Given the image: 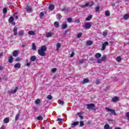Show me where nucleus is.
<instances>
[{"label":"nucleus","instance_id":"obj_23","mask_svg":"<svg viewBox=\"0 0 129 129\" xmlns=\"http://www.w3.org/2000/svg\"><path fill=\"white\" fill-rule=\"evenodd\" d=\"M54 26L55 27V28H59V22L58 21H56L54 23Z\"/></svg>","mask_w":129,"mask_h":129},{"label":"nucleus","instance_id":"obj_2","mask_svg":"<svg viewBox=\"0 0 129 129\" xmlns=\"http://www.w3.org/2000/svg\"><path fill=\"white\" fill-rule=\"evenodd\" d=\"M106 110L108 111V112H110V114H112L113 115H116V112H115V110L112 109H110L108 107H105Z\"/></svg>","mask_w":129,"mask_h":129},{"label":"nucleus","instance_id":"obj_31","mask_svg":"<svg viewBox=\"0 0 129 129\" xmlns=\"http://www.w3.org/2000/svg\"><path fill=\"white\" fill-rule=\"evenodd\" d=\"M123 18H124V20H127V19H128V18H129L128 14H125L123 16Z\"/></svg>","mask_w":129,"mask_h":129},{"label":"nucleus","instance_id":"obj_57","mask_svg":"<svg viewBox=\"0 0 129 129\" xmlns=\"http://www.w3.org/2000/svg\"><path fill=\"white\" fill-rule=\"evenodd\" d=\"M4 56V53L3 52H0V58H2Z\"/></svg>","mask_w":129,"mask_h":129},{"label":"nucleus","instance_id":"obj_59","mask_svg":"<svg viewBox=\"0 0 129 129\" xmlns=\"http://www.w3.org/2000/svg\"><path fill=\"white\" fill-rule=\"evenodd\" d=\"M90 61H94V57H91L90 58Z\"/></svg>","mask_w":129,"mask_h":129},{"label":"nucleus","instance_id":"obj_15","mask_svg":"<svg viewBox=\"0 0 129 129\" xmlns=\"http://www.w3.org/2000/svg\"><path fill=\"white\" fill-rule=\"evenodd\" d=\"M48 9L49 11H53L54 9H55V6L53 5H49Z\"/></svg>","mask_w":129,"mask_h":129},{"label":"nucleus","instance_id":"obj_16","mask_svg":"<svg viewBox=\"0 0 129 129\" xmlns=\"http://www.w3.org/2000/svg\"><path fill=\"white\" fill-rule=\"evenodd\" d=\"M61 11V12H70V10L68 8H63Z\"/></svg>","mask_w":129,"mask_h":129},{"label":"nucleus","instance_id":"obj_62","mask_svg":"<svg viewBox=\"0 0 129 129\" xmlns=\"http://www.w3.org/2000/svg\"><path fill=\"white\" fill-rule=\"evenodd\" d=\"M3 69H4V68L2 66H0V70L2 71Z\"/></svg>","mask_w":129,"mask_h":129},{"label":"nucleus","instance_id":"obj_48","mask_svg":"<svg viewBox=\"0 0 129 129\" xmlns=\"http://www.w3.org/2000/svg\"><path fill=\"white\" fill-rule=\"evenodd\" d=\"M68 23H71L72 22V18H68Z\"/></svg>","mask_w":129,"mask_h":129},{"label":"nucleus","instance_id":"obj_60","mask_svg":"<svg viewBox=\"0 0 129 129\" xmlns=\"http://www.w3.org/2000/svg\"><path fill=\"white\" fill-rule=\"evenodd\" d=\"M11 23H12V25H13V26H15V25H16V22H15L14 21Z\"/></svg>","mask_w":129,"mask_h":129},{"label":"nucleus","instance_id":"obj_24","mask_svg":"<svg viewBox=\"0 0 129 129\" xmlns=\"http://www.w3.org/2000/svg\"><path fill=\"white\" fill-rule=\"evenodd\" d=\"M9 63H13L14 62V58L13 57V56H11L9 59Z\"/></svg>","mask_w":129,"mask_h":129},{"label":"nucleus","instance_id":"obj_63","mask_svg":"<svg viewBox=\"0 0 129 129\" xmlns=\"http://www.w3.org/2000/svg\"><path fill=\"white\" fill-rule=\"evenodd\" d=\"M16 61H20V57H17V58H16Z\"/></svg>","mask_w":129,"mask_h":129},{"label":"nucleus","instance_id":"obj_19","mask_svg":"<svg viewBox=\"0 0 129 129\" xmlns=\"http://www.w3.org/2000/svg\"><path fill=\"white\" fill-rule=\"evenodd\" d=\"M14 68H18L19 69H20V68H21V64L19 63H16L14 65Z\"/></svg>","mask_w":129,"mask_h":129},{"label":"nucleus","instance_id":"obj_17","mask_svg":"<svg viewBox=\"0 0 129 129\" xmlns=\"http://www.w3.org/2000/svg\"><path fill=\"white\" fill-rule=\"evenodd\" d=\"M89 82V80L88 79H85L83 80L82 84H85V83H88Z\"/></svg>","mask_w":129,"mask_h":129},{"label":"nucleus","instance_id":"obj_28","mask_svg":"<svg viewBox=\"0 0 129 129\" xmlns=\"http://www.w3.org/2000/svg\"><path fill=\"white\" fill-rule=\"evenodd\" d=\"M14 19H15L14 18V17H10L9 19V22L10 23H13V22H14Z\"/></svg>","mask_w":129,"mask_h":129},{"label":"nucleus","instance_id":"obj_9","mask_svg":"<svg viewBox=\"0 0 129 129\" xmlns=\"http://www.w3.org/2000/svg\"><path fill=\"white\" fill-rule=\"evenodd\" d=\"M30 60L32 62H35L37 60V57L35 55H32L30 57Z\"/></svg>","mask_w":129,"mask_h":129},{"label":"nucleus","instance_id":"obj_12","mask_svg":"<svg viewBox=\"0 0 129 129\" xmlns=\"http://www.w3.org/2000/svg\"><path fill=\"white\" fill-rule=\"evenodd\" d=\"M85 28L86 29H90V28H91V23H86Z\"/></svg>","mask_w":129,"mask_h":129},{"label":"nucleus","instance_id":"obj_30","mask_svg":"<svg viewBox=\"0 0 129 129\" xmlns=\"http://www.w3.org/2000/svg\"><path fill=\"white\" fill-rule=\"evenodd\" d=\"M91 19H92V15H90L86 18V21H90Z\"/></svg>","mask_w":129,"mask_h":129},{"label":"nucleus","instance_id":"obj_7","mask_svg":"<svg viewBox=\"0 0 129 129\" xmlns=\"http://www.w3.org/2000/svg\"><path fill=\"white\" fill-rule=\"evenodd\" d=\"M94 3L93 2L92 3L91 5H89V3H87L85 5L82 6V8H86V7H92L94 6Z\"/></svg>","mask_w":129,"mask_h":129},{"label":"nucleus","instance_id":"obj_10","mask_svg":"<svg viewBox=\"0 0 129 129\" xmlns=\"http://www.w3.org/2000/svg\"><path fill=\"white\" fill-rule=\"evenodd\" d=\"M108 45V42L107 41H105L104 43L102 44V49H105L106 48V46Z\"/></svg>","mask_w":129,"mask_h":129},{"label":"nucleus","instance_id":"obj_26","mask_svg":"<svg viewBox=\"0 0 129 129\" xmlns=\"http://www.w3.org/2000/svg\"><path fill=\"white\" fill-rule=\"evenodd\" d=\"M28 34H29V35H30L31 36H34V35H35V32H34L33 31H28Z\"/></svg>","mask_w":129,"mask_h":129},{"label":"nucleus","instance_id":"obj_47","mask_svg":"<svg viewBox=\"0 0 129 129\" xmlns=\"http://www.w3.org/2000/svg\"><path fill=\"white\" fill-rule=\"evenodd\" d=\"M103 36L104 37H106V36H107V32H106V31H104L103 32Z\"/></svg>","mask_w":129,"mask_h":129},{"label":"nucleus","instance_id":"obj_35","mask_svg":"<svg viewBox=\"0 0 129 129\" xmlns=\"http://www.w3.org/2000/svg\"><path fill=\"white\" fill-rule=\"evenodd\" d=\"M68 27V25L66 23H64L62 24V29H66Z\"/></svg>","mask_w":129,"mask_h":129},{"label":"nucleus","instance_id":"obj_64","mask_svg":"<svg viewBox=\"0 0 129 129\" xmlns=\"http://www.w3.org/2000/svg\"><path fill=\"white\" fill-rule=\"evenodd\" d=\"M114 129H121V128H120V127H115Z\"/></svg>","mask_w":129,"mask_h":129},{"label":"nucleus","instance_id":"obj_1","mask_svg":"<svg viewBox=\"0 0 129 129\" xmlns=\"http://www.w3.org/2000/svg\"><path fill=\"white\" fill-rule=\"evenodd\" d=\"M86 106H87V109H91V110H96L94 108L95 107V105L94 104H88L86 105Z\"/></svg>","mask_w":129,"mask_h":129},{"label":"nucleus","instance_id":"obj_22","mask_svg":"<svg viewBox=\"0 0 129 129\" xmlns=\"http://www.w3.org/2000/svg\"><path fill=\"white\" fill-rule=\"evenodd\" d=\"M18 54V50H15L13 52V56H14V57H17Z\"/></svg>","mask_w":129,"mask_h":129},{"label":"nucleus","instance_id":"obj_41","mask_svg":"<svg viewBox=\"0 0 129 129\" xmlns=\"http://www.w3.org/2000/svg\"><path fill=\"white\" fill-rule=\"evenodd\" d=\"M44 13L41 12L40 14V19H43V17H44Z\"/></svg>","mask_w":129,"mask_h":129},{"label":"nucleus","instance_id":"obj_32","mask_svg":"<svg viewBox=\"0 0 129 129\" xmlns=\"http://www.w3.org/2000/svg\"><path fill=\"white\" fill-rule=\"evenodd\" d=\"M7 13H8V8H4V9H3V14L6 15V14H7Z\"/></svg>","mask_w":129,"mask_h":129},{"label":"nucleus","instance_id":"obj_29","mask_svg":"<svg viewBox=\"0 0 129 129\" xmlns=\"http://www.w3.org/2000/svg\"><path fill=\"white\" fill-rule=\"evenodd\" d=\"M105 14L106 17H109L110 16V13H109V11H106L105 12Z\"/></svg>","mask_w":129,"mask_h":129},{"label":"nucleus","instance_id":"obj_46","mask_svg":"<svg viewBox=\"0 0 129 129\" xmlns=\"http://www.w3.org/2000/svg\"><path fill=\"white\" fill-rule=\"evenodd\" d=\"M16 15H18V13H15L13 15V16H14V17H15V19H16V20H18V16H16Z\"/></svg>","mask_w":129,"mask_h":129},{"label":"nucleus","instance_id":"obj_11","mask_svg":"<svg viewBox=\"0 0 129 129\" xmlns=\"http://www.w3.org/2000/svg\"><path fill=\"white\" fill-rule=\"evenodd\" d=\"M13 33L15 36H17V35H18V28L16 26L14 28Z\"/></svg>","mask_w":129,"mask_h":129},{"label":"nucleus","instance_id":"obj_20","mask_svg":"<svg viewBox=\"0 0 129 129\" xmlns=\"http://www.w3.org/2000/svg\"><path fill=\"white\" fill-rule=\"evenodd\" d=\"M95 57L97 58V59H99V58H100V57H101V54L99 53H96V54L95 55Z\"/></svg>","mask_w":129,"mask_h":129},{"label":"nucleus","instance_id":"obj_51","mask_svg":"<svg viewBox=\"0 0 129 129\" xmlns=\"http://www.w3.org/2000/svg\"><path fill=\"white\" fill-rule=\"evenodd\" d=\"M57 49H59V48H60L61 47V44H60L59 43H58L57 44Z\"/></svg>","mask_w":129,"mask_h":129},{"label":"nucleus","instance_id":"obj_5","mask_svg":"<svg viewBox=\"0 0 129 129\" xmlns=\"http://www.w3.org/2000/svg\"><path fill=\"white\" fill-rule=\"evenodd\" d=\"M18 89H19V88H18V87H16L14 90L8 91V93H9L10 94H14L18 91Z\"/></svg>","mask_w":129,"mask_h":129},{"label":"nucleus","instance_id":"obj_45","mask_svg":"<svg viewBox=\"0 0 129 129\" xmlns=\"http://www.w3.org/2000/svg\"><path fill=\"white\" fill-rule=\"evenodd\" d=\"M56 71H57V69L56 68H53L51 70V72L52 73H55V72H56Z\"/></svg>","mask_w":129,"mask_h":129},{"label":"nucleus","instance_id":"obj_8","mask_svg":"<svg viewBox=\"0 0 129 129\" xmlns=\"http://www.w3.org/2000/svg\"><path fill=\"white\" fill-rule=\"evenodd\" d=\"M118 100H119V98L118 97H114L112 98V102H116L117 101H118Z\"/></svg>","mask_w":129,"mask_h":129},{"label":"nucleus","instance_id":"obj_27","mask_svg":"<svg viewBox=\"0 0 129 129\" xmlns=\"http://www.w3.org/2000/svg\"><path fill=\"white\" fill-rule=\"evenodd\" d=\"M116 60L117 62H120L121 61V57L120 56H117Z\"/></svg>","mask_w":129,"mask_h":129},{"label":"nucleus","instance_id":"obj_33","mask_svg":"<svg viewBox=\"0 0 129 129\" xmlns=\"http://www.w3.org/2000/svg\"><path fill=\"white\" fill-rule=\"evenodd\" d=\"M19 36H24V31L21 30L18 32Z\"/></svg>","mask_w":129,"mask_h":129},{"label":"nucleus","instance_id":"obj_56","mask_svg":"<svg viewBox=\"0 0 129 129\" xmlns=\"http://www.w3.org/2000/svg\"><path fill=\"white\" fill-rule=\"evenodd\" d=\"M59 103H60V104H62V105H63V104H64V101L60 100Z\"/></svg>","mask_w":129,"mask_h":129},{"label":"nucleus","instance_id":"obj_40","mask_svg":"<svg viewBox=\"0 0 129 129\" xmlns=\"http://www.w3.org/2000/svg\"><path fill=\"white\" fill-rule=\"evenodd\" d=\"M47 99H49V100H51L53 98V97L51 95H48L47 97Z\"/></svg>","mask_w":129,"mask_h":129},{"label":"nucleus","instance_id":"obj_36","mask_svg":"<svg viewBox=\"0 0 129 129\" xmlns=\"http://www.w3.org/2000/svg\"><path fill=\"white\" fill-rule=\"evenodd\" d=\"M80 127L84 126V122L81 121L80 122Z\"/></svg>","mask_w":129,"mask_h":129},{"label":"nucleus","instance_id":"obj_52","mask_svg":"<svg viewBox=\"0 0 129 129\" xmlns=\"http://www.w3.org/2000/svg\"><path fill=\"white\" fill-rule=\"evenodd\" d=\"M100 9V7H99V6L96 7V12H98V11H99Z\"/></svg>","mask_w":129,"mask_h":129},{"label":"nucleus","instance_id":"obj_25","mask_svg":"<svg viewBox=\"0 0 129 129\" xmlns=\"http://www.w3.org/2000/svg\"><path fill=\"white\" fill-rule=\"evenodd\" d=\"M27 12H31L32 11V7L31 6H27L26 8Z\"/></svg>","mask_w":129,"mask_h":129},{"label":"nucleus","instance_id":"obj_4","mask_svg":"<svg viewBox=\"0 0 129 129\" xmlns=\"http://www.w3.org/2000/svg\"><path fill=\"white\" fill-rule=\"evenodd\" d=\"M83 114H84V112L81 111L77 113V115L80 117V119H84V117H83Z\"/></svg>","mask_w":129,"mask_h":129},{"label":"nucleus","instance_id":"obj_13","mask_svg":"<svg viewBox=\"0 0 129 129\" xmlns=\"http://www.w3.org/2000/svg\"><path fill=\"white\" fill-rule=\"evenodd\" d=\"M93 44V41L91 40H88L86 42V45H87V46H91V45H92Z\"/></svg>","mask_w":129,"mask_h":129},{"label":"nucleus","instance_id":"obj_50","mask_svg":"<svg viewBox=\"0 0 129 129\" xmlns=\"http://www.w3.org/2000/svg\"><path fill=\"white\" fill-rule=\"evenodd\" d=\"M36 104H39L40 103V99H37L35 100Z\"/></svg>","mask_w":129,"mask_h":129},{"label":"nucleus","instance_id":"obj_43","mask_svg":"<svg viewBox=\"0 0 129 129\" xmlns=\"http://www.w3.org/2000/svg\"><path fill=\"white\" fill-rule=\"evenodd\" d=\"M126 117H127V120L129 121V112L126 113Z\"/></svg>","mask_w":129,"mask_h":129},{"label":"nucleus","instance_id":"obj_39","mask_svg":"<svg viewBox=\"0 0 129 129\" xmlns=\"http://www.w3.org/2000/svg\"><path fill=\"white\" fill-rule=\"evenodd\" d=\"M74 55H75V53L74 52V50H73L70 55L71 58L73 57L74 56Z\"/></svg>","mask_w":129,"mask_h":129},{"label":"nucleus","instance_id":"obj_38","mask_svg":"<svg viewBox=\"0 0 129 129\" xmlns=\"http://www.w3.org/2000/svg\"><path fill=\"white\" fill-rule=\"evenodd\" d=\"M20 116V113H18V114H17L16 115L15 117V120L17 121V120H18L19 119V117Z\"/></svg>","mask_w":129,"mask_h":129},{"label":"nucleus","instance_id":"obj_34","mask_svg":"<svg viewBox=\"0 0 129 129\" xmlns=\"http://www.w3.org/2000/svg\"><path fill=\"white\" fill-rule=\"evenodd\" d=\"M37 119H38V120H43V117L41 115H39L37 116Z\"/></svg>","mask_w":129,"mask_h":129},{"label":"nucleus","instance_id":"obj_49","mask_svg":"<svg viewBox=\"0 0 129 129\" xmlns=\"http://www.w3.org/2000/svg\"><path fill=\"white\" fill-rule=\"evenodd\" d=\"M32 49H36V44L35 43H32Z\"/></svg>","mask_w":129,"mask_h":129},{"label":"nucleus","instance_id":"obj_6","mask_svg":"<svg viewBox=\"0 0 129 129\" xmlns=\"http://www.w3.org/2000/svg\"><path fill=\"white\" fill-rule=\"evenodd\" d=\"M44 51H47V49H39L38 50V53L40 56L42 55V54L43 53Z\"/></svg>","mask_w":129,"mask_h":129},{"label":"nucleus","instance_id":"obj_61","mask_svg":"<svg viewBox=\"0 0 129 129\" xmlns=\"http://www.w3.org/2000/svg\"><path fill=\"white\" fill-rule=\"evenodd\" d=\"M111 7H114V6H115V4H114V3H112V4H111Z\"/></svg>","mask_w":129,"mask_h":129},{"label":"nucleus","instance_id":"obj_37","mask_svg":"<svg viewBox=\"0 0 129 129\" xmlns=\"http://www.w3.org/2000/svg\"><path fill=\"white\" fill-rule=\"evenodd\" d=\"M104 128L105 129H109V125H108V124H106L105 125H104Z\"/></svg>","mask_w":129,"mask_h":129},{"label":"nucleus","instance_id":"obj_54","mask_svg":"<svg viewBox=\"0 0 129 129\" xmlns=\"http://www.w3.org/2000/svg\"><path fill=\"white\" fill-rule=\"evenodd\" d=\"M63 120V119L61 118H58L57 120V121H59V122H61V121H62Z\"/></svg>","mask_w":129,"mask_h":129},{"label":"nucleus","instance_id":"obj_44","mask_svg":"<svg viewBox=\"0 0 129 129\" xmlns=\"http://www.w3.org/2000/svg\"><path fill=\"white\" fill-rule=\"evenodd\" d=\"M82 36V33H79L77 35V38L79 39V38H81Z\"/></svg>","mask_w":129,"mask_h":129},{"label":"nucleus","instance_id":"obj_21","mask_svg":"<svg viewBox=\"0 0 129 129\" xmlns=\"http://www.w3.org/2000/svg\"><path fill=\"white\" fill-rule=\"evenodd\" d=\"M46 36L47 38H50V37H52V36H53V33L51 32L46 33Z\"/></svg>","mask_w":129,"mask_h":129},{"label":"nucleus","instance_id":"obj_14","mask_svg":"<svg viewBox=\"0 0 129 129\" xmlns=\"http://www.w3.org/2000/svg\"><path fill=\"white\" fill-rule=\"evenodd\" d=\"M79 124V121H76L72 123V127H74V126H76V125H78Z\"/></svg>","mask_w":129,"mask_h":129},{"label":"nucleus","instance_id":"obj_55","mask_svg":"<svg viewBox=\"0 0 129 129\" xmlns=\"http://www.w3.org/2000/svg\"><path fill=\"white\" fill-rule=\"evenodd\" d=\"M40 49H47V46H46L45 45H43V46H41Z\"/></svg>","mask_w":129,"mask_h":129},{"label":"nucleus","instance_id":"obj_3","mask_svg":"<svg viewBox=\"0 0 129 129\" xmlns=\"http://www.w3.org/2000/svg\"><path fill=\"white\" fill-rule=\"evenodd\" d=\"M106 61V56L103 55L101 58H99L97 59V62L100 64L102 63V62H104Z\"/></svg>","mask_w":129,"mask_h":129},{"label":"nucleus","instance_id":"obj_42","mask_svg":"<svg viewBox=\"0 0 129 129\" xmlns=\"http://www.w3.org/2000/svg\"><path fill=\"white\" fill-rule=\"evenodd\" d=\"M61 18H62V16H61V15L58 14L57 15V19H58V20H61Z\"/></svg>","mask_w":129,"mask_h":129},{"label":"nucleus","instance_id":"obj_18","mask_svg":"<svg viewBox=\"0 0 129 129\" xmlns=\"http://www.w3.org/2000/svg\"><path fill=\"white\" fill-rule=\"evenodd\" d=\"M4 121L5 123H9L10 122V118L6 117L4 119Z\"/></svg>","mask_w":129,"mask_h":129},{"label":"nucleus","instance_id":"obj_53","mask_svg":"<svg viewBox=\"0 0 129 129\" xmlns=\"http://www.w3.org/2000/svg\"><path fill=\"white\" fill-rule=\"evenodd\" d=\"M45 52H46V51H44L43 52H42V55L41 56H42L43 57L45 56L46 55V53Z\"/></svg>","mask_w":129,"mask_h":129},{"label":"nucleus","instance_id":"obj_58","mask_svg":"<svg viewBox=\"0 0 129 129\" xmlns=\"http://www.w3.org/2000/svg\"><path fill=\"white\" fill-rule=\"evenodd\" d=\"M30 65H31V62H27V63L26 64V66L27 67L30 66Z\"/></svg>","mask_w":129,"mask_h":129}]
</instances>
